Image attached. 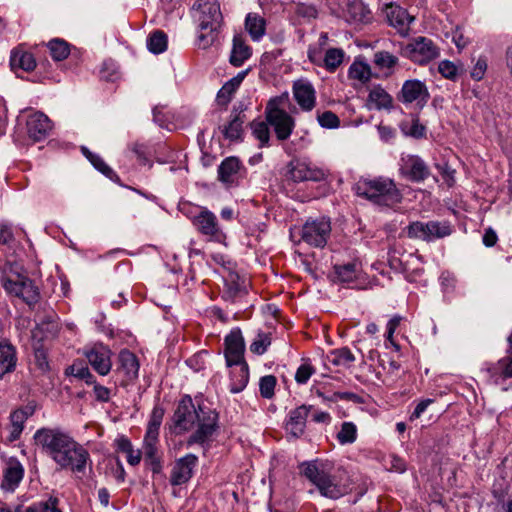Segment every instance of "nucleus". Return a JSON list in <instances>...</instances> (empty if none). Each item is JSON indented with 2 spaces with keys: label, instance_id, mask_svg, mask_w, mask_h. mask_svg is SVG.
Here are the masks:
<instances>
[{
  "label": "nucleus",
  "instance_id": "aec40b11",
  "mask_svg": "<svg viewBox=\"0 0 512 512\" xmlns=\"http://www.w3.org/2000/svg\"><path fill=\"white\" fill-rule=\"evenodd\" d=\"M193 224L201 234L209 236L211 239L220 240L223 236L216 216L207 209H203L194 217Z\"/></svg>",
  "mask_w": 512,
  "mask_h": 512
},
{
  "label": "nucleus",
  "instance_id": "e433bc0d",
  "mask_svg": "<svg viewBox=\"0 0 512 512\" xmlns=\"http://www.w3.org/2000/svg\"><path fill=\"white\" fill-rule=\"evenodd\" d=\"M167 44V35L161 30L154 31L147 39V48L154 54L164 52L167 49Z\"/></svg>",
  "mask_w": 512,
  "mask_h": 512
},
{
  "label": "nucleus",
  "instance_id": "680f3d73",
  "mask_svg": "<svg viewBox=\"0 0 512 512\" xmlns=\"http://www.w3.org/2000/svg\"><path fill=\"white\" fill-rule=\"evenodd\" d=\"M11 424L13 428H24V422L28 419V413L24 410L18 409L10 415Z\"/></svg>",
  "mask_w": 512,
  "mask_h": 512
},
{
  "label": "nucleus",
  "instance_id": "3c124183",
  "mask_svg": "<svg viewBox=\"0 0 512 512\" xmlns=\"http://www.w3.org/2000/svg\"><path fill=\"white\" fill-rule=\"evenodd\" d=\"M509 349L507 356L500 359V368L502 369L503 379L512 377V333L508 337Z\"/></svg>",
  "mask_w": 512,
  "mask_h": 512
},
{
  "label": "nucleus",
  "instance_id": "5701e85b",
  "mask_svg": "<svg viewBox=\"0 0 512 512\" xmlns=\"http://www.w3.org/2000/svg\"><path fill=\"white\" fill-rule=\"evenodd\" d=\"M118 360L117 373L123 375V382L135 380L139 371V362L136 355L127 349H123L119 353Z\"/></svg>",
  "mask_w": 512,
  "mask_h": 512
},
{
  "label": "nucleus",
  "instance_id": "603ef678",
  "mask_svg": "<svg viewBox=\"0 0 512 512\" xmlns=\"http://www.w3.org/2000/svg\"><path fill=\"white\" fill-rule=\"evenodd\" d=\"M317 120L323 128L334 129L340 126V119L332 111H325L319 114Z\"/></svg>",
  "mask_w": 512,
  "mask_h": 512
},
{
  "label": "nucleus",
  "instance_id": "cd10ccee",
  "mask_svg": "<svg viewBox=\"0 0 512 512\" xmlns=\"http://www.w3.org/2000/svg\"><path fill=\"white\" fill-rule=\"evenodd\" d=\"M244 122L245 115L242 112L236 113L227 125L220 128L224 138L230 141H242Z\"/></svg>",
  "mask_w": 512,
  "mask_h": 512
},
{
  "label": "nucleus",
  "instance_id": "4be33fe9",
  "mask_svg": "<svg viewBox=\"0 0 512 512\" xmlns=\"http://www.w3.org/2000/svg\"><path fill=\"white\" fill-rule=\"evenodd\" d=\"M159 437L145 435L143 442V453L145 463L154 474L162 471V458L158 448Z\"/></svg>",
  "mask_w": 512,
  "mask_h": 512
},
{
  "label": "nucleus",
  "instance_id": "bb28decb",
  "mask_svg": "<svg viewBox=\"0 0 512 512\" xmlns=\"http://www.w3.org/2000/svg\"><path fill=\"white\" fill-rule=\"evenodd\" d=\"M252 54L250 46L245 43L241 35L233 37V46L229 62L235 66L240 67Z\"/></svg>",
  "mask_w": 512,
  "mask_h": 512
},
{
  "label": "nucleus",
  "instance_id": "9b49d317",
  "mask_svg": "<svg viewBox=\"0 0 512 512\" xmlns=\"http://www.w3.org/2000/svg\"><path fill=\"white\" fill-rule=\"evenodd\" d=\"M403 55L418 64H425L439 55V50L431 39L418 37L403 48Z\"/></svg>",
  "mask_w": 512,
  "mask_h": 512
},
{
  "label": "nucleus",
  "instance_id": "052dcab7",
  "mask_svg": "<svg viewBox=\"0 0 512 512\" xmlns=\"http://www.w3.org/2000/svg\"><path fill=\"white\" fill-rule=\"evenodd\" d=\"M487 70V60L484 57H480L476 64L474 65L473 69L471 70V77L476 80L480 81L483 79L485 72Z\"/></svg>",
  "mask_w": 512,
  "mask_h": 512
},
{
  "label": "nucleus",
  "instance_id": "dca6fc26",
  "mask_svg": "<svg viewBox=\"0 0 512 512\" xmlns=\"http://www.w3.org/2000/svg\"><path fill=\"white\" fill-rule=\"evenodd\" d=\"M26 127L29 138L38 142L49 136L52 122L44 113L35 112L28 116Z\"/></svg>",
  "mask_w": 512,
  "mask_h": 512
},
{
  "label": "nucleus",
  "instance_id": "69168bd1",
  "mask_svg": "<svg viewBox=\"0 0 512 512\" xmlns=\"http://www.w3.org/2000/svg\"><path fill=\"white\" fill-rule=\"evenodd\" d=\"M487 374L495 383H498L499 379H503L502 369L500 368V360L497 363L491 364L486 369Z\"/></svg>",
  "mask_w": 512,
  "mask_h": 512
},
{
  "label": "nucleus",
  "instance_id": "13d9d810",
  "mask_svg": "<svg viewBox=\"0 0 512 512\" xmlns=\"http://www.w3.org/2000/svg\"><path fill=\"white\" fill-rule=\"evenodd\" d=\"M131 150L136 155V157L141 165H146V164L150 163V160H149L150 152L146 145H144L142 143H134L131 146Z\"/></svg>",
  "mask_w": 512,
  "mask_h": 512
},
{
  "label": "nucleus",
  "instance_id": "864d4df0",
  "mask_svg": "<svg viewBox=\"0 0 512 512\" xmlns=\"http://www.w3.org/2000/svg\"><path fill=\"white\" fill-rule=\"evenodd\" d=\"M236 90L237 88L232 83L226 82L217 93V103L221 106H227Z\"/></svg>",
  "mask_w": 512,
  "mask_h": 512
},
{
  "label": "nucleus",
  "instance_id": "9d476101",
  "mask_svg": "<svg viewBox=\"0 0 512 512\" xmlns=\"http://www.w3.org/2000/svg\"><path fill=\"white\" fill-rule=\"evenodd\" d=\"M197 418L198 408L195 407L192 398L189 395H185L179 401L172 417L175 432L181 434L192 430Z\"/></svg>",
  "mask_w": 512,
  "mask_h": 512
},
{
  "label": "nucleus",
  "instance_id": "09e8293b",
  "mask_svg": "<svg viewBox=\"0 0 512 512\" xmlns=\"http://www.w3.org/2000/svg\"><path fill=\"white\" fill-rule=\"evenodd\" d=\"M271 344V337L269 333H258L257 338L250 345L251 352L262 355L266 352L268 346Z\"/></svg>",
  "mask_w": 512,
  "mask_h": 512
},
{
  "label": "nucleus",
  "instance_id": "de8ad7c7",
  "mask_svg": "<svg viewBox=\"0 0 512 512\" xmlns=\"http://www.w3.org/2000/svg\"><path fill=\"white\" fill-rule=\"evenodd\" d=\"M59 500L50 497L47 501L39 502L26 509V512H62L59 507Z\"/></svg>",
  "mask_w": 512,
  "mask_h": 512
},
{
  "label": "nucleus",
  "instance_id": "f257e3e1",
  "mask_svg": "<svg viewBox=\"0 0 512 512\" xmlns=\"http://www.w3.org/2000/svg\"><path fill=\"white\" fill-rule=\"evenodd\" d=\"M34 440L61 469L84 473L87 463H91L88 450L60 429L41 428Z\"/></svg>",
  "mask_w": 512,
  "mask_h": 512
},
{
  "label": "nucleus",
  "instance_id": "f3484780",
  "mask_svg": "<svg viewBox=\"0 0 512 512\" xmlns=\"http://www.w3.org/2000/svg\"><path fill=\"white\" fill-rule=\"evenodd\" d=\"M311 409V405L303 404L289 412V417L285 423V430L293 438L297 439L303 436L306 428L307 417Z\"/></svg>",
  "mask_w": 512,
  "mask_h": 512
},
{
  "label": "nucleus",
  "instance_id": "2eb2a0df",
  "mask_svg": "<svg viewBox=\"0 0 512 512\" xmlns=\"http://www.w3.org/2000/svg\"><path fill=\"white\" fill-rule=\"evenodd\" d=\"M198 458L194 454H187L176 460L170 475V484L179 486L187 483L193 476V470Z\"/></svg>",
  "mask_w": 512,
  "mask_h": 512
},
{
  "label": "nucleus",
  "instance_id": "2f4dec72",
  "mask_svg": "<svg viewBox=\"0 0 512 512\" xmlns=\"http://www.w3.org/2000/svg\"><path fill=\"white\" fill-rule=\"evenodd\" d=\"M265 19L255 13H249L245 19V28L254 41H258L266 30Z\"/></svg>",
  "mask_w": 512,
  "mask_h": 512
},
{
  "label": "nucleus",
  "instance_id": "393cba45",
  "mask_svg": "<svg viewBox=\"0 0 512 512\" xmlns=\"http://www.w3.org/2000/svg\"><path fill=\"white\" fill-rule=\"evenodd\" d=\"M224 286L223 297L227 300L235 301L247 293L244 280L235 272L224 277Z\"/></svg>",
  "mask_w": 512,
  "mask_h": 512
},
{
  "label": "nucleus",
  "instance_id": "a19ab883",
  "mask_svg": "<svg viewBox=\"0 0 512 512\" xmlns=\"http://www.w3.org/2000/svg\"><path fill=\"white\" fill-rule=\"evenodd\" d=\"M335 280L342 283L352 282L356 278V264L347 263L334 266Z\"/></svg>",
  "mask_w": 512,
  "mask_h": 512
},
{
  "label": "nucleus",
  "instance_id": "4468645a",
  "mask_svg": "<svg viewBox=\"0 0 512 512\" xmlns=\"http://www.w3.org/2000/svg\"><path fill=\"white\" fill-rule=\"evenodd\" d=\"M288 178L294 182H319L326 178V172L322 168L294 160L288 164Z\"/></svg>",
  "mask_w": 512,
  "mask_h": 512
},
{
  "label": "nucleus",
  "instance_id": "b1692460",
  "mask_svg": "<svg viewBox=\"0 0 512 512\" xmlns=\"http://www.w3.org/2000/svg\"><path fill=\"white\" fill-rule=\"evenodd\" d=\"M387 20L401 35H406L414 17L409 15L406 9L391 5L387 9Z\"/></svg>",
  "mask_w": 512,
  "mask_h": 512
},
{
  "label": "nucleus",
  "instance_id": "a18cd8bd",
  "mask_svg": "<svg viewBox=\"0 0 512 512\" xmlns=\"http://www.w3.org/2000/svg\"><path fill=\"white\" fill-rule=\"evenodd\" d=\"M398 63V58L387 51H379L374 54V64L379 69H391Z\"/></svg>",
  "mask_w": 512,
  "mask_h": 512
},
{
  "label": "nucleus",
  "instance_id": "37998d69",
  "mask_svg": "<svg viewBox=\"0 0 512 512\" xmlns=\"http://www.w3.org/2000/svg\"><path fill=\"white\" fill-rule=\"evenodd\" d=\"M163 417H164V409L160 406H155L152 410L145 435L159 437V429H160Z\"/></svg>",
  "mask_w": 512,
  "mask_h": 512
},
{
  "label": "nucleus",
  "instance_id": "ddd939ff",
  "mask_svg": "<svg viewBox=\"0 0 512 512\" xmlns=\"http://www.w3.org/2000/svg\"><path fill=\"white\" fill-rule=\"evenodd\" d=\"M401 162L400 174L411 182L420 183L430 176L429 166L417 155H406Z\"/></svg>",
  "mask_w": 512,
  "mask_h": 512
},
{
  "label": "nucleus",
  "instance_id": "ea45409f",
  "mask_svg": "<svg viewBox=\"0 0 512 512\" xmlns=\"http://www.w3.org/2000/svg\"><path fill=\"white\" fill-rule=\"evenodd\" d=\"M336 438L342 445L354 443L357 439L356 425L352 422H343Z\"/></svg>",
  "mask_w": 512,
  "mask_h": 512
},
{
  "label": "nucleus",
  "instance_id": "58836bf2",
  "mask_svg": "<svg viewBox=\"0 0 512 512\" xmlns=\"http://www.w3.org/2000/svg\"><path fill=\"white\" fill-rule=\"evenodd\" d=\"M348 13L355 22H368L371 19V11L361 1L351 2Z\"/></svg>",
  "mask_w": 512,
  "mask_h": 512
},
{
  "label": "nucleus",
  "instance_id": "0eeeda50",
  "mask_svg": "<svg viewBox=\"0 0 512 512\" xmlns=\"http://www.w3.org/2000/svg\"><path fill=\"white\" fill-rule=\"evenodd\" d=\"M451 233L452 228L448 222L429 221L424 223L421 221H414L406 227V234L408 238L421 239L426 242L444 238L449 236Z\"/></svg>",
  "mask_w": 512,
  "mask_h": 512
},
{
  "label": "nucleus",
  "instance_id": "1a4fd4ad",
  "mask_svg": "<svg viewBox=\"0 0 512 512\" xmlns=\"http://www.w3.org/2000/svg\"><path fill=\"white\" fill-rule=\"evenodd\" d=\"M331 233V223L329 219L320 218L315 220H308L303 225L301 230V239L313 246L323 248Z\"/></svg>",
  "mask_w": 512,
  "mask_h": 512
},
{
  "label": "nucleus",
  "instance_id": "4d7b16f0",
  "mask_svg": "<svg viewBox=\"0 0 512 512\" xmlns=\"http://www.w3.org/2000/svg\"><path fill=\"white\" fill-rule=\"evenodd\" d=\"M294 12L297 16L307 19H315L318 14L314 5L305 3H297L295 5Z\"/></svg>",
  "mask_w": 512,
  "mask_h": 512
},
{
  "label": "nucleus",
  "instance_id": "bf43d9fd",
  "mask_svg": "<svg viewBox=\"0 0 512 512\" xmlns=\"http://www.w3.org/2000/svg\"><path fill=\"white\" fill-rule=\"evenodd\" d=\"M438 71L443 77L447 79L453 80L457 76V67L453 62L447 60L440 62Z\"/></svg>",
  "mask_w": 512,
  "mask_h": 512
},
{
  "label": "nucleus",
  "instance_id": "e2e57ef3",
  "mask_svg": "<svg viewBox=\"0 0 512 512\" xmlns=\"http://www.w3.org/2000/svg\"><path fill=\"white\" fill-rule=\"evenodd\" d=\"M434 402L433 399H424V400H421L415 407L414 411L412 412V414L410 415L409 419L410 421H414L418 418H420V416L425 412V410L427 409V407L432 404Z\"/></svg>",
  "mask_w": 512,
  "mask_h": 512
},
{
  "label": "nucleus",
  "instance_id": "c9c22d12",
  "mask_svg": "<svg viewBox=\"0 0 512 512\" xmlns=\"http://www.w3.org/2000/svg\"><path fill=\"white\" fill-rule=\"evenodd\" d=\"M116 444L117 449L126 454L127 462L130 465L136 466L140 463L142 452L141 450H134L129 439L126 437H120L116 440Z\"/></svg>",
  "mask_w": 512,
  "mask_h": 512
},
{
  "label": "nucleus",
  "instance_id": "8fccbe9b",
  "mask_svg": "<svg viewBox=\"0 0 512 512\" xmlns=\"http://www.w3.org/2000/svg\"><path fill=\"white\" fill-rule=\"evenodd\" d=\"M331 354L333 355L332 363L335 365L348 364L355 360L351 350L347 347L336 349Z\"/></svg>",
  "mask_w": 512,
  "mask_h": 512
},
{
  "label": "nucleus",
  "instance_id": "0e129e2a",
  "mask_svg": "<svg viewBox=\"0 0 512 512\" xmlns=\"http://www.w3.org/2000/svg\"><path fill=\"white\" fill-rule=\"evenodd\" d=\"M410 136L420 139L423 138L426 134V128L422 125L418 119L413 120L412 125L410 127L409 133Z\"/></svg>",
  "mask_w": 512,
  "mask_h": 512
},
{
  "label": "nucleus",
  "instance_id": "f03ea898",
  "mask_svg": "<svg viewBox=\"0 0 512 512\" xmlns=\"http://www.w3.org/2000/svg\"><path fill=\"white\" fill-rule=\"evenodd\" d=\"M357 196L384 207H393L402 201V193L395 182L386 177L361 178L354 187Z\"/></svg>",
  "mask_w": 512,
  "mask_h": 512
},
{
  "label": "nucleus",
  "instance_id": "6e6d98bb",
  "mask_svg": "<svg viewBox=\"0 0 512 512\" xmlns=\"http://www.w3.org/2000/svg\"><path fill=\"white\" fill-rule=\"evenodd\" d=\"M436 169L439 171L442 178L449 187H452L455 184L456 170L453 169L448 162L436 164Z\"/></svg>",
  "mask_w": 512,
  "mask_h": 512
},
{
  "label": "nucleus",
  "instance_id": "f704fd0d",
  "mask_svg": "<svg viewBox=\"0 0 512 512\" xmlns=\"http://www.w3.org/2000/svg\"><path fill=\"white\" fill-rule=\"evenodd\" d=\"M47 47L55 61H62L70 54V44L63 39L55 38L48 42Z\"/></svg>",
  "mask_w": 512,
  "mask_h": 512
},
{
  "label": "nucleus",
  "instance_id": "72a5a7b5",
  "mask_svg": "<svg viewBox=\"0 0 512 512\" xmlns=\"http://www.w3.org/2000/svg\"><path fill=\"white\" fill-rule=\"evenodd\" d=\"M368 101L373 103L377 110L390 109L393 106L392 97L380 86L370 91Z\"/></svg>",
  "mask_w": 512,
  "mask_h": 512
},
{
  "label": "nucleus",
  "instance_id": "20e7f679",
  "mask_svg": "<svg viewBox=\"0 0 512 512\" xmlns=\"http://www.w3.org/2000/svg\"><path fill=\"white\" fill-rule=\"evenodd\" d=\"M299 468L300 473L316 486L323 497L336 500L348 493V488L336 481L327 465L311 461L301 463Z\"/></svg>",
  "mask_w": 512,
  "mask_h": 512
},
{
  "label": "nucleus",
  "instance_id": "c03bdc74",
  "mask_svg": "<svg viewBox=\"0 0 512 512\" xmlns=\"http://www.w3.org/2000/svg\"><path fill=\"white\" fill-rule=\"evenodd\" d=\"M349 77L365 83L371 78V69L366 63L355 61L349 68Z\"/></svg>",
  "mask_w": 512,
  "mask_h": 512
},
{
  "label": "nucleus",
  "instance_id": "412c9836",
  "mask_svg": "<svg viewBox=\"0 0 512 512\" xmlns=\"http://www.w3.org/2000/svg\"><path fill=\"white\" fill-rule=\"evenodd\" d=\"M86 357L96 372L107 375L112 367L111 351L105 346L96 345L86 352Z\"/></svg>",
  "mask_w": 512,
  "mask_h": 512
},
{
  "label": "nucleus",
  "instance_id": "49530a36",
  "mask_svg": "<svg viewBox=\"0 0 512 512\" xmlns=\"http://www.w3.org/2000/svg\"><path fill=\"white\" fill-rule=\"evenodd\" d=\"M277 383V379L274 375H266L260 378L259 381V391L260 395L265 399H271L275 392V386Z\"/></svg>",
  "mask_w": 512,
  "mask_h": 512
},
{
  "label": "nucleus",
  "instance_id": "423d86ee",
  "mask_svg": "<svg viewBox=\"0 0 512 512\" xmlns=\"http://www.w3.org/2000/svg\"><path fill=\"white\" fill-rule=\"evenodd\" d=\"M288 103L289 94L284 92L277 97L271 98L265 107L266 121L274 128L279 141L287 140L295 127L294 118L284 110Z\"/></svg>",
  "mask_w": 512,
  "mask_h": 512
},
{
  "label": "nucleus",
  "instance_id": "c756f323",
  "mask_svg": "<svg viewBox=\"0 0 512 512\" xmlns=\"http://www.w3.org/2000/svg\"><path fill=\"white\" fill-rule=\"evenodd\" d=\"M241 163L237 157H227L218 167V178L221 182L232 183L238 174Z\"/></svg>",
  "mask_w": 512,
  "mask_h": 512
},
{
  "label": "nucleus",
  "instance_id": "6e6552de",
  "mask_svg": "<svg viewBox=\"0 0 512 512\" xmlns=\"http://www.w3.org/2000/svg\"><path fill=\"white\" fill-rule=\"evenodd\" d=\"M197 430L187 440L189 445L204 444L218 428V413L206 406H198Z\"/></svg>",
  "mask_w": 512,
  "mask_h": 512
},
{
  "label": "nucleus",
  "instance_id": "a878e982",
  "mask_svg": "<svg viewBox=\"0 0 512 512\" xmlns=\"http://www.w3.org/2000/svg\"><path fill=\"white\" fill-rule=\"evenodd\" d=\"M24 475V469L21 463L15 459H10L3 472L1 487L8 491H13L20 483Z\"/></svg>",
  "mask_w": 512,
  "mask_h": 512
},
{
  "label": "nucleus",
  "instance_id": "79ce46f5",
  "mask_svg": "<svg viewBox=\"0 0 512 512\" xmlns=\"http://www.w3.org/2000/svg\"><path fill=\"white\" fill-rule=\"evenodd\" d=\"M344 51L340 48H330L323 59L324 66L329 71H335L343 62Z\"/></svg>",
  "mask_w": 512,
  "mask_h": 512
},
{
  "label": "nucleus",
  "instance_id": "39448f33",
  "mask_svg": "<svg viewBox=\"0 0 512 512\" xmlns=\"http://www.w3.org/2000/svg\"><path fill=\"white\" fill-rule=\"evenodd\" d=\"M245 343L240 329L232 330L225 337V358L228 366L241 365L238 379L232 381L230 391L241 392L247 385L249 379L248 365L244 361Z\"/></svg>",
  "mask_w": 512,
  "mask_h": 512
},
{
  "label": "nucleus",
  "instance_id": "4c0bfd02",
  "mask_svg": "<svg viewBox=\"0 0 512 512\" xmlns=\"http://www.w3.org/2000/svg\"><path fill=\"white\" fill-rule=\"evenodd\" d=\"M270 125L267 121H252L250 123V128L252 130L253 136L260 142L259 147L263 148L269 145L270 140Z\"/></svg>",
  "mask_w": 512,
  "mask_h": 512
},
{
  "label": "nucleus",
  "instance_id": "774afa93",
  "mask_svg": "<svg viewBox=\"0 0 512 512\" xmlns=\"http://www.w3.org/2000/svg\"><path fill=\"white\" fill-rule=\"evenodd\" d=\"M14 240L12 230L7 225H0V244L7 245Z\"/></svg>",
  "mask_w": 512,
  "mask_h": 512
},
{
  "label": "nucleus",
  "instance_id": "c85d7f7f",
  "mask_svg": "<svg viewBox=\"0 0 512 512\" xmlns=\"http://www.w3.org/2000/svg\"><path fill=\"white\" fill-rule=\"evenodd\" d=\"M10 66L12 70L22 69L30 72L35 69L36 60L32 53L16 49L11 53Z\"/></svg>",
  "mask_w": 512,
  "mask_h": 512
},
{
  "label": "nucleus",
  "instance_id": "7c9ffc66",
  "mask_svg": "<svg viewBox=\"0 0 512 512\" xmlns=\"http://www.w3.org/2000/svg\"><path fill=\"white\" fill-rule=\"evenodd\" d=\"M16 351L11 344L0 343V379L16 366Z\"/></svg>",
  "mask_w": 512,
  "mask_h": 512
},
{
  "label": "nucleus",
  "instance_id": "6ab92c4d",
  "mask_svg": "<svg viewBox=\"0 0 512 512\" xmlns=\"http://www.w3.org/2000/svg\"><path fill=\"white\" fill-rule=\"evenodd\" d=\"M430 94L426 85L419 80H407L404 82L398 100L403 103L417 101L422 105L426 104Z\"/></svg>",
  "mask_w": 512,
  "mask_h": 512
},
{
  "label": "nucleus",
  "instance_id": "338daca9",
  "mask_svg": "<svg viewBox=\"0 0 512 512\" xmlns=\"http://www.w3.org/2000/svg\"><path fill=\"white\" fill-rule=\"evenodd\" d=\"M94 394L97 401L108 402L110 399V390L102 385L94 386Z\"/></svg>",
  "mask_w": 512,
  "mask_h": 512
},
{
  "label": "nucleus",
  "instance_id": "7ed1b4c3",
  "mask_svg": "<svg viewBox=\"0 0 512 512\" xmlns=\"http://www.w3.org/2000/svg\"><path fill=\"white\" fill-rule=\"evenodd\" d=\"M195 7L199 13L198 45L202 49H207L217 40L222 26L223 16L220 5L215 0H198Z\"/></svg>",
  "mask_w": 512,
  "mask_h": 512
},
{
  "label": "nucleus",
  "instance_id": "473e14b6",
  "mask_svg": "<svg viewBox=\"0 0 512 512\" xmlns=\"http://www.w3.org/2000/svg\"><path fill=\"white\" fill-rule=\"evenodd\" d=\"M82 152L98 171H100L113 182L120 183L119 176L104 162V160L99 155L92 153L85 147L82 148Z\"/></svg>",
  "mask_w": 512,
  "mask_h": 512
},
{
  "label": "nucleus",
  "instance_id": "f8f14e48",
  "mask_svg": "<svg viewBox=\"0 0 512 512\" xmlns=\"http://www.w3.org/2000/svg\"><path fill=\"white\" fill-rule=\"evenodd\" d=\"M1 281L7 292L22 298L28 305L38 302L40 298L38 288L29 278L17 276V279L13 280L3 276Z\"/></svg>",
  "mask_w": 512,
  "mask_h": 512
},
{
  "label": "nucleus",
  "instance_id": "a211bd4d",
  "mask_svg": "<svg viewBox=\"0 0 512 512\" xmlns=\"http://www.w3.org/2000/svg\"><path fill=\"white\" fill-rule=\"evenodd\" d=\"M293 96L303 111H311L316 105V91L313 85L305 79L293 83Z\"/></svg>",
  "mask_w": 512,
  "mask_h": 512
},
{
  "label": "nucleus",
  "instance_id": "5fc2aeb1",
  "mask_svg": "<svg viewBox=\"0 0 512 512\" xmlns=\"http://www.w3.org/2000/svg\"><path fill=\"white\" fill-rule=\"evenodd\" d=\"M314 373L315 368L310 363L305 362L298 367L295 373V381L298 384H306Z\"/></svg>",
  "mask_w": 512,
  "mask_h": 512
}]
</instances>
